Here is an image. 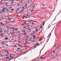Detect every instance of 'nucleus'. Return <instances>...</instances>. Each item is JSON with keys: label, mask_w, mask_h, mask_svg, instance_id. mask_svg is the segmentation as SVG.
Segmentation results:
<instances>
[{"label": "nucleus", "mask_w": 61, "mask_h": 61, "mask_svg": "<svg viewBox=\"0 0 61 61\" xmlns=\"http://www.w3.org/2000/svg\"><path fill=\"white\" fill-rule=\"evenodd\" d=\"M15 34L14 32L11 33V35L12 36H14V35H15Z\"/></svg>", "instance_id": "1"}, {"label": "nucleus", "mask_w": 61, "mask_h": 61, "mask_svg": "<svg viewBox=\"0 0 61 61\" xmlns=\"http://www.w3.org/2000/svg\"><path fill=\"white\" fill-rule=\"evenodd\" d=\"M14 1H15L14 0H11V1L12 2H11V4H13V3H14Z\"/></svg>", "instance_id": "2"}, {"label": "nucleus", "mask_w": 61, "mask_h": 61, "mask_svg": "<svg viewBox=\"0 0 61 61\" xmlns=\"http://www.w3.org/2000/svg\"><path fill=\"white\" fill-rule=\"evenodd\" d=\"M33 39H36V36L35 35H34L33 36Z\"/></svg>", "instance_id": "3"}, {"label": "nucleus", "mask_w": 61, "mask_h": 61, "mask_svg": "<svg viewBox=\"0 0 61 61\" xmlns=\"http://www.w3.org/2000/svg\"><path fill=\"white\" fill-rule=\"evenodd\" d=\"M2 11H3L2 12H5V10L4 9H2Z\"/></svg>", "instance_id": "4"}, {"label": "nucleus", "mask_w": 61, "mask_h": 61, "mask_svg": "<svg viewBox=\"0 0 61 61\" xmlns=\"http://www.w3.org/2000/svg\"><path fill=\"white\" fill-rule=\"evenodd\" d=\"M8 39H9L8 37H7L5 39V40H7Z\"/></svg>", "instance_id": "5"}, {"label": "nucleus", "mask_w": 61, "mask_h": 61, "mask_svg": "<svg viewBox=\"0 0 61 61\" xmlns=\"http://www.w3.org/2000/svg\"><path fill=\"white\" fill-rule=\"evenodd\" d=\"M36 46H39V44L38 43H37L36 44Z\"/></svg>", "instance_id": "6"}, {"label": "nucleus", "mask_w": 61, "mask_h": 61, "mask_svg": "<svg viewBox=\"0 0 61 61\" xmlns=\"http://www.w3.org/2000/svg\"><path fill=\"white\" fill-rule=\"evenodd\" d=\"M1 44L2 45H5V43H1Z\"/></svg>", "instance_id": "7"}, {"label": "nucleus", "mask_w": 61, "mask_h": 61, "mask_svg": "<svg viewBox=\"0 0 61 61\" xmlns=\"http://www.w3.org/2000/svg\"><path fill=\"white\" fill-rule=\"evenodd\" d=\"M18 28H16L15 29V30H16H16H18Z\"/></svg>", "instance_id": "8"}, {"label": "nucleus", "mask_w": 61, "mask_h": 61, "mask_svg": "<svg viewBox=\"0 0 61 61\" xmlns=\"http://www.w3.org/2000/svg\"><path fill=\"white\" fill-rule=\"evenodd\" d=\"M20 33L21 32H20V31H18L17 32L18 34H20Z\"/></svg>", "instance_id": "9"}, {"label": "nucleus", "mask_w": 61, "mask_h": 61, "mask_svg": "<svg viewBox=\"0 0 61 61\" xmlns=\"http://www.w3.org/2000/svg\"><path fill=\"white\" fill-rule=\"evenodd\" d=\"M6 8H6V7H5L4 8H2V9H6Z\"/></svg>", "instance_id": "10"}, {"label": "nucleus", "mask_w": 61, "mask_h": 61, "mask_svg": "<svg viewBox=\"0 0 61 61\" xmlns=\"http://www.w3.org/2000/svg\"><path fill=\"white\" fill-rule=\"evenodd\" d=\"M45 22H44L43 23V24H42L43 25H44V24H45Z\"/></svg>", "instance_id": "11"}, {"label": "nucleus", "mask_w": 61, "mask_h": 61, "mask_svg": "<svg viewBox=\"0 0 61 61\" xmlns=\"http://www.w3.org/2000/svg\"><path fill=\"white\" fill-rule=\"evenodd\" d=\"M31 24L32 25H34V22H32L31 23Z\"/></svg>", "instance_id": "12"}, {"label": "nucleus", "mask_w": 61, "mask_h": 61, "mask_svg": "<svg viewBox=\"0 0 61 61\" xmlns=\"http://www.w3.org/2000/svg\"><path fill=\"white\" fill-rule=\"evenodd\" d=\"M17 49H18V50H20V48H17Z\"/></svg>", "instance_id": "13"}, {"label": "nucleus", "mask_w": 61, "mask_h": 61, "mask_svg": "<svg viewBox=\"0 0 61 61\" xmlns=\"http://www.w3.org/2000/svg\"><path fill=\"white\" fill-rule=\"evenodd\" d=\"M23 32L24 33H25V30H23Z\"/></svg>", "instance_id": "14"}, {"label": "nucleus", "mask_w": 61, "mask_h": 61, "mask_svg": "<svg viewBox=\"0 0 61 61\" xmlns=\"http://www.w3.org/2000/svg\"><path fill=\"white\" fill-rule=\"evenodd\" d=\"M25 41H27V38H26L25 39Z\"/></svg>", "instance_id": "15"}, {"label": "nucleus", "mask_w": 61, "mask_h": 61, "mask_svg": "<svg viewBox=\"0 0 61 61\" xmlns=\"http://www.w3.org/2000/svg\"><path fill=\"white\" fill-rule=\"evenodd\" d=\"M33 43H35V42H36V41H33Z\"/></svg>", "instance_id": "16"}, {"label": "nucleus", "mask_w": 61, "mask_h": 61, "mask_svg": "<svg viewBox=\"0 0 61 61\" xmlns=\"http://www.w3.org/2000/svg\"><path fill=\"white\" fill-rule=\"evenodd\" d=\"M33 34H35V31H34L32 32Z\"/></svg>", "instance_id": "17"}, {"label": "nucleus", "mask_w": 61, "mask_h": 61, "mask_svg": "<svg viewBox=\"0 0 61 61\" xmlns=\"http://www.w3.org/2000/svg\"><path fill=\"white\" fill-rule=\"evenodd\" d=\"M43 57H41L40 58V59H43Z\"/></svg>", "instance_id": "18"}, {"label": "nucleus", "mask_w": 61, "mask_h": 61, "mask_svg": "<svg viewBox=\"0 0 61 61\" xmlns=\"http://www.w3.org/2000/svg\"><path fill=\"white\" fill-rule=\"evenodd\" d=\"M14 9H12L11 10V11H14Z\"/></svg>", "instance_id": "19"}, {"label": "nucleus", "mask_w": 61, "mask_h": 61, "mask_svg": "<svg viewBox=\"0 0 61 61\" xmlns=\"http://www.w3.org/2000/svg\"><path fill=\"white\" fill-rule=\"evenodd\" d=\"M42 28V26H40V28L41 29V28Z\"/></svg>", "instance_id": "20"}, {"label": "nucleus", "mask_w": 61, "mask_h": 61, "mask_svg": "<svg viewBox=\"0 0 61 61\" xmlns=\"http://www.w3.org/2000/svg\"><path fill=\"white\" fill-rule=\"evenodd\" d=\"M1 36H4V34H1Z\"/></svg>", "instance_id": "21"}, {"label": "nucleus", "mask_w": 61, "mask_h": 61, "mask_svg": "<svg viewBox=\"0 0 61 61\" xmlns=\"http://www.w3.org/2000/svg\"><path fill=\"white\" fill-rule=\"evenodd\" d=\"M15 28H14L13 29V30H15Z\"/></svg>", "instance_id": "22"}, {"label": "nucleus", "mask_w": 61, "mask_h": 61, "mask_svg": "<svg viewBox=\"0 0 61 61\" xmlns=\"http://www.w3.org/2000/svg\"><path fill=\"white\" fill-rule=\"evenodd\" d=\"M15 47H17V45H15Z\"/></svg>", "instance_id": "23"}, {"label": "nucleus", "mask_w": 61, "mask_h": 61, "mask_svg": "<svg viewBox=\"0 0 61 61\" xmlns=\"http://www.w3.org/2000/svg\"><path fill=\"white\" fill-rule=\"evenodd\" d=\"M29 36H26V38H29Z\"/></svg>", "instance_id": "24"}, {"label": "nucleus", "mask_w": 61, "mask_h": 61, "mask_svg": "<svg viewBox=\"0 0 61 61\" xmlns=\"http://www.w3.org/2000/svg\"><path fill=\"white\" fill-rule=\"evenodd\" d=\"M3 11L2 12H0V14H2V13H3Z\"/></svg>", "instance_id": "25"}, {"label": "nucleus", "mask_w": 61, "mask_h": 61, "mask_svg": "<svg viewBox=\"0 0 61 61\" xmlns=\"http://www.w3.org/2000/svg\"><path fill=\"white\" fill-rule=\"evenodd\" d=\"M36 47V46H34L33 47V48H35Z\"/></svg>", "instance_id": "26"}, {"label": "nucleus", "mask_w": 61, "mask_h": 61, "mask_svg": "<svg viewBox=\"0 0 61 61\" xmlns=\"http://www.w3.org/2000/svg\"><path fill=\"white\" fill-rule=\"evenodd\" d=\"M2 32H3V31H2V30L0 31V33H2Z\"/></svg>", "instance_id": "27"}, {"label": "nucleus", "mask_w": 61, "mask_h": 61, "mask_svg": "<svg viewBox=\"0 0 61 61\" xmlns=\"http://www.w3.org/2000/svg\"><path fill=\"white\" fill-rule=\"evenodd\" d=\"M24 34H25V35H26V33H24Z\"/></svg>", "instance_id": "28"}, {"label": "nucleus", "mask_w": 61, "mask_h": 61, "mask_svg": "<svg viewBox=\"0 0 61 61\" xmlns=\"http://www.w3.org/2000/svg\"><path fill=\"white\" fill-rule=\"evenodd\" d=\"M51 33H50V34H49V36H51Z\"/></svg>", "instance_id": "29"}, {"label": "nucleus", "mask_w": 61, "mask_h": 61, "mask_svg": "<svg viewBox=\"0 0 61 61\" xmlns=\"http://www.w3.org/2000/svg\"><path fill=\"white\" fill-rule=\"evenodd\" d=\"M37 31H38V30H36L35 31V32H37Z\"/></svg>", "instance_id": "30"}, {"label": "nucleus", "mask_w": 61, "mask_h": 61, "mask_svg": "<svg viewBox=\"0 0 61 61\" xmlns=\"http://www.w3.org/2000/svg\"><path fill=\"white\" fill-rule=\"evenodd\" d=\"M28 42V41H25V43H27Z\"/></svg>", "instance_id": "31"}, {"label": "nucleus", "mask_w": 61, "mask_h": 61, "mask_svg": "<svg viewBox=\"0 0 61 61\" xmlns=\"http://www.w3.org/2000/svg\"><path fill=\"white\" fill-rule=\"evenodd\" d=\"M35 7V6H32V7H33V8H34V7Z\"/></svg>", "instance_id": "32"}, {"label": "nucleus", "mask_w": 61, "mask_h": 61, "mask_svg": "<svg viewBox=\"0 0 61 61\" xmlns=\"http://www.w3.org/2000/svg\"><path fill=\"white\" fill-rule=\"evenodd\" d=\"M21 25H24L23 24H21Z\"/></svg>", "instance_id": "33"}, {"label": "nucleus", "mask_w": 61, "mask_h": 61, "mask_svg": "<svg viewBox=\"0 0 61 61\" xmlns=\"http://www.w3.org/2000/svg\"><path fill=\"white\" fill-rule=\"evenodd\" d=\"M5 25V24H2V26H3V25Z\"/></svg>", "instance_id": "34"}, {"label": "nucleus", "mask_w": 61, "mask_h": 61, "mask_svg": "<svg viewBox=\"0 0 61 61\" xmlns=\"http://www.w3.org/2000/svg\"><path fill=\"white\" fill-rule=\"evenodd\" d=\"M7 58H8H8H9V57H6Z\"/></svg>", "instance_id": "35"}, {"label": "nucleus", "mask_w": 61, "mask_h": 61, "mask_svg": "<svg viewBox=\"0 0 61 61\" xmlns=\"http://www.w3.org/2000/svg\"><path fill=\"white\" fill-rule=\"evenodd\" d=\"M29 41H31V39H29Z\"/></svg>", "instance_id": "36"}, {"label": "nucleus", "mask_w": 61, "mask_h": 61, "mask_svg": "<svg viewBox=\"0 0 61 61\" xmlns=\"http://www.w3.org/2000/svg\"><path fill=\"white\" fill-rule=\"evenodd\" d=\"M7 55H9V52H8V53H7Z\"/></svg>", "instance_id": "37"}, {"label": "nucleus", "mask_w": 61, "mask_h": 61, "mask_svg": "<svg viewBox=\"0 0 61 61\" xmlns=\"http://www.w3.org/2000/svg\"><path fill=\"white\" fill-rule=\"evenodd\" d=\"M19 36H20V37L21 36L20 35H19Z\"/></svg>", "instance_id": "38"}, {"label": "nucleus", "mask_w": 61, "mask_h": 61, "mask_svg": "<svg viewBox=\"0 0 61 61\" xmlns=\"http://www.w3.org/2000/svg\"><path fill=\"white\" fill-rule=\"evenodd\" d=\"M1 55H0V56H3L2 54H1Z\"/></svg>", "instance_id": "39"}, {"label": "nucleus", "mask_w": 61, "mask_h": 61, "mask_svg": "<svg viewBox=\"0 0 61 61\" xmlns=\"http://www.w3.org/2000/svg\"><path fill=\"white\" fill-rule=\"evenodd\" d=\"M31 10V11L32 12V11H33V10Z\"/></svg>", "instance_id": "40"}, {"label": "nucleus", "mask_w": 61, "mask_h": 61, "mask_svg": "<svg viewBox=\"0 0 61 61\" xmlns=\"http://www.w3.org/2000/svg\"><path fill=\"white\" fill-rule=\"evenodd\" d=\"M12 41H14V39H12Z\"/></svg>", "instance_id": "41"}, {"label": "nucleus", "mask_w": 61, "mask_h": 61, "mask_svg": "<svg viewBox=\"0 0 61 61\" xmlns=\"http://www.w3.org/2000/svg\"><path fill=\"white\" fill-rule=\"evenodd\" d=\"M23 17H25V16L24 15H23Z\"/></svg>", "instance_id": "42"}, {"label": "nucleus", "mask_w": 61, "mask_h": 61, "mask_svg": "<svg viewBox=\"0 0 61 61\" xmlns=\"http://www.w3.org/2000/svg\"><path fill=\"white\" fill-rule=\"evenodd\" d=\"M19 10V9H17V10Z\"/></svg>", "instance_id": "43"}, {"label": "nucleus", "mask_w": 61, "mask_h": 61, "mask_svg": "<svg viewBox=\"0 0 61 61\" xmlns=\"http://www.w3.org/2000/svg\"><path fill=\"white\" fill-rule=\"evenodd\" d=\"M22 9H23V8H24V7H23L22 8Z\"/></svg>", "instance_id": "44"}, {"label": "nucleus", "mask_w": 61, "mask_h": 61, "mask_svg": "<svg viewBox=\"0 0 61 61\" xmlns=\"http://www.w3.org/2000/svg\"><path fill=\"white\" fill-rule=\"evenodd\" d=\"M13 58V57L12 56L11 57V58Z\"/></svg>", "instance_id": "45"}, {"label": "nucleus", "mask_w": 61, "mask_h": 61, "mask_svg": "<svg viewBox=\"0 0 61 61\" xmlns=\"http://www.w3.org/2000/svg\"><path fill=\"white\" fill-rule=\"evenodd\" d=\"M10 57H11V56H12V55H10Z\"/></svg>", "instance_id": "46"}, {"label": "nucleus", "mask_w": 61, "mask_h": 61, "mask_svg": "<svg viewBox=\"0 0 61 61\" xmlns=\"http://www.w3.org/2000/svg\"><path fill=\"white\" fill-rule=\"evenodd\" d=\"M30 29V28H27V29Z\"/></svg>", "instance_id": "47"}, {"label": "nucleus", "mask_w": 61, "mask_h": 61, "mask_svg": "<svg viewBox=\"0 0 61 61\" xmlns=\"http://www.w3.org/2000/svg\"><path fill=\"white\" fill-rule=\"evenodd\" d=\"M42 6H44V4H42Z\"/></svg>", "instance_id": "48"}, {"label": "nucleus", "mask_w": 61, "mask_h": 61, "mask_svg": "<svg viewBox=\"0 0 61 61\" xmlns=\"http://www.w3.org/2000/svg\"><path fill=\"white\" fill-rule=\"evenodd\" d=\"M31 29H29V31H31Z\"/></svg>", "instance_id": "49"}, {"label": "nucleus", "mask_w": 61, "mask_h": 61, "mask_svg": "<svg viewBox=\"0 0 61 61\" xmlns=\"http://www.w3.org/2000/svg\"><path fill=\"white\" fill-rule=\"evenodd\" d=\"M0 24H2V25H3V23H0Z\"/></svg>", "instance_id": "50"}, {"label": "nucleus", "mask_w": 61, "mask_h": 61, "mask_svg": "<svg viewBox=\"0 0 61 61\" xmlns=\"http://www.w3.org/2000/svg\"><path fill=\"white\" fill-rule=\"evenodd\" d=\"M24 28H26V27H24Z\"/></svg>", "instance_id": "51"}, {"label": "nucleus", "mask_w": 61, "mask_h": 61, "mask_svg": "<svg viewBox=\"0 0 61 61\" xmlns=\"http://www.w3.org/2000/svg\"><path fill=\"white\" fill-rule=\"evenodd\" d=\"M24 24H26V22H24Z\"/></svg>", "instance_id": "52"}, {"label": "nucleus", "mask_w": 61, "mask_h": 61, "mask_svg": "<svg viewBox=\"0 0 61 61\" xmlns=\"http://www.w3.org/2000/svg\"><path fill=\"white\" fill-rule=\"evenodd\" d=\"M49 37V35L48 36V37H48H48Z\"/></svg>", "instance_id": "53"}, {"label": "nucleus", "mask_w": 61, "mask_h": 61, "mask_svg": "<svg viewBox=\"0 0 61 61\" xmlns=\"http://www.w3.org/2000/svg\"><path fill=\"white\" fill-rule=\"evenodd\" d=\"M58 49H60V48L59 47H58Z\"/></svg>", "instance_id": "54"}, {"label": "nucleus", "mask_w": 61, "mask_h": 61, "mask_svg": "<svg viewBox=\"0 0 61 61\" xmlns=\"http://www.w3.org/2000/svg\"><path fill=\"white\" fill-rule=\"evenodd\" d=\"M7 21H5V23H7Z\"/></svg>", "instance_id": "55"}, {"label": "nucleus", "mask_w": 61, "mask_h": 61, "mask_svg": "<svg viewBox=\"0 0 61 61\" xmlns=\"http://www.w3.org/2000/svg\"><path fill=\"white\" fill-rule=\"evenodd\" d=\"M7 4H8L7 3H6L5 4L6 5H7Z\"/></svg>", "instance_id": "56"}, {"label": "nucleus", "mask_w": 61, "mask_h": 61, "mask_svg": "<svg viewBox=\"0 0 61 61\" xmlns=\"http://www.w3.org/2000/svg\"><path fill=\"white\" fill-rule=\"evenodd\" d=\"M6 32L7 33H9V32H8V31H6Z\"/></svg>", "instance_id": "57"}, {"label": "nucleus", "mask_w": 61, "mask_h": 61, "mask_svg": "<svg viewBox=\"0 0 61 61\" xmlns=\"http://www.w3.org/2000/svg\"><path fill=\"white\" fill-rule=\"evenodd\" d=\"M11 20H9V21H11Z\"/></svg>", "instance_id": "58"}, {"label": "nucleus", "mask_w": 61, "mask_h": 61, "mask_svg": "<svg viewBox=\"0 0 61 61\" xmlns=\"http://www.w3.org/2000/svg\"><path fill=\"white\" fill-rule=\"evenodd\" d=\"M6 46H8V45H7V44H6Z\"/></svg>", "instance_id": "59"}, {"label": "nucleus", "mask_w": 61, "mask_h": 61, "mask_svg": "<svg viewBox=\"0 0 61 61\" xmlns=\"http://www.w3.org/2000/svg\"><path fill=\"white\" fill-rule=\"evenodd\" d=\"M17 5H18V6L20 5V4H18Z\"/></svg>", "instance_id": "60"}, {"label": "nucleus", "mask_w": 61, "mask_h": 61, "mask_svg": "<svg viewBox=\"0 0 61 61\" xmlns=\"http://www.w3.org/2000/svg\"><path fill=\"white\" fill-rule=\"evenodd\" d=\"M54 53H55V51H53Z\"/></svg>", "instance_id": "61"}, {"label": "nucleus", "mask_w": 61, "mask_h": 61, "mask_svg": "<svg viewBox=\"0 0 61 61\" xmlns=\"http://www.w3.org/2000/svg\"><path fill=\"white\" fill-rule=\"evenodd\" d=\"M27 26H29V25H27Z\"/></svg>", "instance_id": "62"}, {"label": "nucleus", "mask_w": 61, "mask_h": 61, "mask_svg": "<svg viewBox=\"0 0 61 61\" xmlns=\"http://www.w3.org/2000/svg\"><path fill=\"white\" fill-rule=\"evenodd\" d=\"M6 56H7V54H6Z\"/></svg>", "instance_id": "63"}, {"label": "nucleus", "mask_w": 61, "mask_h": 61, "mask_svg": "<svg viewBox=\"0 0 61 61\" xmlns=\"http://www.w3.org/2000/svg\"><path fill=\"white\" fill-rule=\"evenodd\" d=\"M12 28V27H10V29H11Z\"/></svg>", "instance_id": "64"}]
</instances>
